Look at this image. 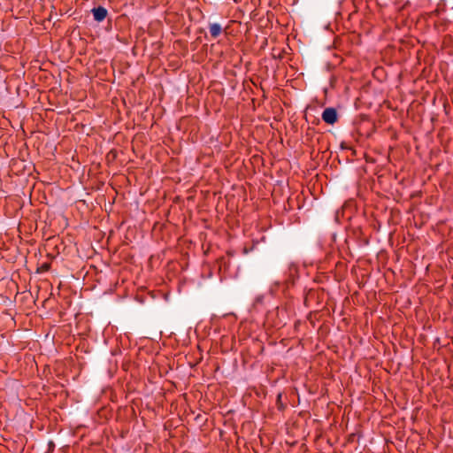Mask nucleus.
<instances>
[{"instance_id":"nucleus-1","label":"nucleus","mask_w":453,"mask_h":453,"mask_svg":"<svg viewBox=\"0 0 453 453\" xmlns=\"http://www.w3.org/2000/svg\"><path fill=\"white\" fill-rule=\"evenodd\" d=\"M322 119L329 125H333L338 120V114L334 108H326L322 113Z\"/></svg>"},{"instance_id":"nucleus-3","label":"nucleus","mask_w":453,"mask_h":453,"mask_svg":"<svg viewBox=\"0 0 453 453\" xmlns=\"http://www.w3.org/2000/svg\"><path fill=\"white\" fill-rule=\"evenodd\" d=\"M209 29H210L211 36L213 39H216L217 37H219L223 31V28L221 27L220 24H219V23L211 24L209 27Z\"/></svg>"},{"instance_id":"nucleus-2","label":"nucleus","mask_w":453,"mask_h":453,"mask_svg":"<svg viewBox=\"0 0 453 453\" xmlns=\"http://www.w3.org/2000/svg\"><path fill=\"white\" fill-rule=\"evenodd\" d=\"M91 12L93 13L94 19L97 22L103 21L108 14V11L103 6L95 7Z\"/></svg>"},{"instance_id":"nucleus-4","label":"nucleus","mask_w":453,"mask_h":453,"mask_svg":"<svg viewBox=\"0 0 453 453\" xmlns=\"http://www.w3.org/2000/svg\"><path fill=\"white\" fill-rule=\"evenodd\" d=\"M50 269V263H43L36 270L38 273H46Z\"/></svg>"}]
</instances>
